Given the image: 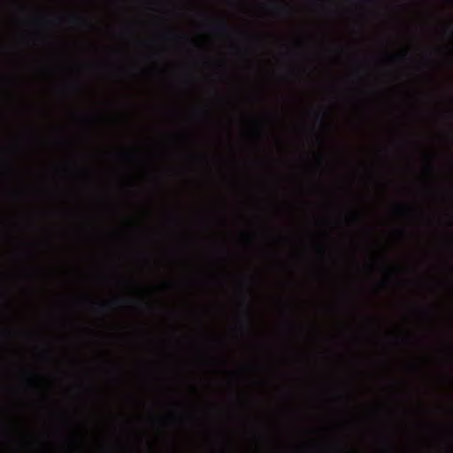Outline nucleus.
Returning a JSON list of instances; mask_svg holds the SVG:
<instances>
[{
	"label": "nucleus",
	"mask_w": 453,
	"mask_h": 453,
	"mask_svg": "<svg viewBox=\"0 0 453 453\" xmlns=\"http://www.w3.org/2000/svg\"><path fill=\"white\" fill-rule=\"evenodd\" d=\"M213 30L217 33L226 34L228 33L229 29L227 25L225 22H220L215 26H213Z\"/></svg>",
	"instance_id": "obj_1"
},
{
	"label": "nucleus",
	"mask_w": 453,
	"mask_h": 453,
	"mask_svg": "<svg viewBox=\"0 0 453 453\" xmlns=\"http://www.w3.org/2000/svg\"><path fill=\"white\" fill-rule=\"evenodd\" d=\"M325 117H326L325 112H319V111L315 112L316 120H318L320 124H324Z\"/></svg>",
	"instance_id": "obj_2"
},
{
	"label": "nucleus",
	"mask_w": 453,
	"mask_h": 453,
	"mask_svg": "<svg viewBox=\"0 0 453 453\" xmlns=\"http://www.w3.org/2000/svg\"><path fill=\"white\" fill-rule=\"evenodd\" d=\"M277 10L279 11V12L280 14H287L288 13V10L286 8L279 7V8H277Z\"/></svg>",
	"instance_id": "obj_3"
},
{
	"label": "nucleus",
	"mask_w": 453,
	"mask_h": 453,
	"mask_svg": "<svg viewBox=\"0 0 453 453\" xmlns=\"http://www.w3.org/2000/svg\"><path fill=\"white\" fill-rule=\"evenodd\" d=\"M78 20H79V19L77 17H72L71 18V21H73V22H76Z\"/></svg>",
	"instance_id": "obj_4"
}]
</instances>
